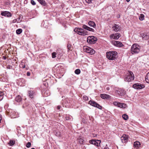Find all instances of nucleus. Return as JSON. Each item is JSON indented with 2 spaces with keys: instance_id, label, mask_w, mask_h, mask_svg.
Here are the masks:
<instances>
[{
  "instance_id": "obj_1",
  "label": "nucleus",
  "mask_w": 149,
  "mask_h": 149,
  "mask_svg": "<svg viewBox=\"0 0 149 149\" xmlns=\"http://www.w3.org/2000/svg\"><path fill=\"white\" fill-rule=\"evenodd\" d=\"M117 52H116L110 51L107 52L106 56L109 60H114L117 58Z\"/></svg>"
},
{
  "instance_id": "obj_2",
  "label": "nucleus",
  "mask_w": 149,
  "mask_h": 149,
  "mask_svg": "<svg viewBox=\"0 0 149 149\" xmlns=\"http://www.w3.org/2000/svg\"><path fill=\"white\" fill-rule=\"evenodd\" d=\"M134 79V76L132 72L128 71L125 75L124 80L125 81L130 82L133 80Z\"/></svg>"
},
{
  "instance_id": "obj_3",
  "label": "nucleus",
  "mask_w": 149,
  "mask_h": 149,
  "mask_svg": "<svg viewBox=\"0 0 149 149\" xmlns=\"http://www.w3.org/2000/svg\"><path fill=\"white\" fill-rule=\"evenodd\" d=\"M141 47L139 45L136 44H134L132 45L131 48V52L132 54L138 53L140 51Z\"/></svg>"
},
{
  "instance_id": "obj_4",
  "label": "nucleus",
  "mask_w": 149,
  "mask_h": 149,
  "mask_svg": "<svg viewBox=\"0 0 149 149\" xmlns=\"http://www.w3.org/2000/svg\"><path fill=\"white\" fill-rule=\"evenodd\" d=\"M74 31L79 35L85 36L87 35V31L81 28H75Z\"/></svg>"
},
{
  "instance_id": "obj_5",
  "label": "nucleus",
  "mask_w": 149,
  "mask_h": 149,
  "mask_svg": "<svg viewBox=\"0 0 149 149\" xmlns=\"http://www.w3.org/2000/svg\"><path fill=\"white\" fill-rule=\"evenodd\" d=\"M97 40V38L93 36H89L87 38V42L90 44H94Z\"/></svg>"
},
{
  "instance_id": "obj_6",
  "label": "nucleus",
  "mask_w": 149,
  "mask_h": 149,
  "mask_svg": "<svg viewBox=\"0 0 149 149\" xmlns=\"http://www.w3.org/2000/svg\"><path fill=\"white\" fill-rule=\"evenodd\" d=\"M89 104L91 105L96 107L100 109H101V106L99 104L93 101L90 100L89 102Z\"/></svg>"
},
{
  "instance_id": "obj_7",
  "label": "nucleus",
  "mask_w": 149,
  "mask_h": 149,
  "mask_svg": "<svg viewBox=\"0 0 149 149\" xmlns=\"http://www.w3.org/2000/svg\"><path fill=\"white\" fill-rule=\"evenodd\" d=\"M111 43L117 47H121L123 45L121 42L119 41H111Z\"/></svg>"
},
{
  "instance_id": "obj_8",
  "label": "nucleus",
  "mask_w": 149,
  "mask_h": 149,
  "mask_svg": "<svg viewBox=\"0 0 149 149\" xmlns=\"http://www.w3.org/2000/svg\"><path fill=\"white\" fill-rule=\"evenodd\" d=\"M101 142L100 140H91L89 141V143L91 144L94 145L96 146H99Z\"/></svg>"
},
{
  "instance_id": "obj_9",
  "label": "nucleus",
  "mask_w": 149,
  "mask_h": 149,
  "mask_svg": "<svg viewBox=\"0 0 149 149\" xmlns=\"http://www.w3.org/2000/svg\"><path fill=\"white\" fill-rule=\"evenodd\" d=\"M112 28L113 31L117 32L120 30L121 27L118 24H114L112 27Z\"/></svg>"
},
{
  "instance_id": "obj_10",
  "label": "nucleus",
  "mask_w": 149,
  "mask_h": 149,
  "mask_svg": "<svg viewBox=\"0 0 149 149\" xmlns=\"http://www.w3.org/2000/svg\"><path fill=\"white\" fill-rule=\"evenodd\" d=\"M84 49H86V52L90 53L91 54H93L95 52L94 50L89 47H85Z\"/></svg>"
},
{
  "instance_id": "obj_11",
  "label": "nucleus",
  "mask_w": 149,
  "mask_h": 149,
  "mask_svg": "<svg viewBox=\"0 0 149 149\" xmlns=\"http://www.w3.org/2000/svg\"><path fill=\"white\" fill-rule=\"evenodd\" d=\"M120 36V34L118 33L115 34H112L110 36V37L111 39H113L115 40L118 39Z\"/></svg>"
},
{
  "instance_id": "obj_12",
  "label": "nucleus",
  "mask_w": 149,
  "mask_h": 149,
  "mask_svg": "<svg viewBox=\"0 0 149 149\" xmlns=\"http://www.w3.org/2000/svg\"><path fill=\"white\" fill-rule=\"evenodd\" d=\"M133 87L135 89H140L144 88V86L143 85L136 84L133 85Z\"/></svg>"
},
{
  "instance_id": "obj_13",
  "label": "nucleus",
  "mask_w": 149,
  "mask_h": 149,
  "mask_svg": "<svg viewBox=\"0 0 149 149\" xmlns=\"http://www.w3.org/2000/svg\"><path fill=\"white\" fill-rule=\"evenodd\" d=\"M128 136L125 135H123L121 137V140L122 142L123 143L127 142L128 140Z\"/></svg>"
},
{
  "instance_id": "obj_14",
  "label": "nucleus",
  "mask_w": 149,
  "mask_h": 149,
  "mask_svg": "<svg viewBox=\"0 0 149 149\" xmlns=\"http://www.w3.org/2000/svg\"><path fill=\"white\" fill-rule=\"evenodd\" d=\"M142 38L145 40H148V42L149 43V35L148 33H144L141 35Z\"/></svg>"
},
{
  "instance_id": "obj_15",
  "label": "nucleus",
  "mask_w": 149,
  "mask_h": 149,
  "mask_svg": "<svg viewBox=\"0 0 149 149\" xmlns=\"http://www.w3.org/2000/svg\"><path fill=\"white\" fill-rule=\"evenodd\" d=\"M1 15L2 16H4L7 17H10L12 15L9 12L6 11L2 12L1 13Z\"/></svg>"
},
{
  "instance_id": "obj_16",
  "label": "nucleus",
  "mask_w": 149,
  "mask_h": 149,
  "mask_svg": "<svg viewBox=\"0 0 149 149\" xmlns=\"http://www.w3.org/2000/svg\"><path fill=\"white\" fill-rule=\"evenodd\" d=\"M100 97L102 99H109L110 97V96L109 95L107 94H101L100 95Z\"/></svg>"
},
{
  "instance_id": "obj_17",
  "label": "nucleus",
  "mask_w": 149,
  "mask_h": 149,
  "mask_svg": "<svg viewBox=\"0 0 149 149\" xmlns=\"http://www.w3.org/2000/svg\"><path fill=\"white\" fill-rule=\"evenodd\" d=\"M28 95L30 98H32L35 95V92L32 90H29L28 91Z\"/></svg>"
},
{
  "instance_id": "obj_18",
  "label": "nucleus",
  "mask_w": 149,
  "mask_h": 149,
  "mask_svg": "<svg viewBox=\"0 0 149 149\" xmlns=\"http://www.w3.org/2000/svg\"><path fill=\"white\" fill-rule=\"evenodd\" d=\"M140 145L141 143L139 141L135 142L133 144L134 147L136 149L139 148L140 147Z\"/></svg>"
},
{
  "instance_id": "obj_19",
  "label": "nucleus",
  "mask_w": 149,
  "mask_h": 149,
  "mask_svg": "<svg viewBox=\"0 0 149 149\" xmlns=\"http://www.w3.org/2000/svg\"><path fill=\"white\" fill-rule=\"evenodd\" d=\"M122 91V89H119L118 90H117L116 91V93L118 94V95H124L125 93V92H124L123 93H121L120 91Z\"/></svg>"
},
{
  "instance_id": "obj_20",
  "label": "nucleus",
  "mask_w": 149,
  "mask_h": 149,
  "mask_svg": "<svg viewBox=\"0 0 149 149\" xmlns=\"http://www.w3.org/2000/svg\"><path fill=\"white\" fill-rule=\"evenodd\" d=\"M77 140L79 143L80 144H82L84 141V140L81 136H79L77 139Z\"/></svg>"
},
{
  "instance_id": "obj_21",
  "label": "nucleus",
  "mask_w": 149,
  "mask_h": 149,
  "mask_svg": "<svg viewBox=\"0 0 149 149\" xmlns=\"http://www.w3.org/2000/svg\"><path fill=\"white\" fill-rule=\"evenodd\" d=\"M89 25L91 27L95 28L96 27V24L94 22L92 21H89L88 22Z\"/></svg>"
},
{
  "instance_id": "obj_22",
  "label": "nucleus",
  "mask_w": 149,
  "mask_h": 149,
  "mask_svg": "<svg viewBox=\"0 0 149 149\" xmlns=\"http://www.w3.org/2000/svg\"><path fill=\"white\" fill-rule=\"evenodd\" d=\"M118 107L122 108H125L126 107V105L124 103H119Z\"/></svg>"
},
{
  "instance_id": "obj_23",
  "label": "nucleus",
  "mask_w": 149,
  "mask_h": 149,
  "mask_svg": "<svg viewBox=\"0 0 149 149\" xmlns=\"http://www.w3.org/2000/svg\"><path fill=\"white\" fill-rule=\"evenodd\" d=\"M22 98L21 96L18 95L15 98V100L17 102H19L22 100Z\"/></svg>"
},
{
  "instance_id": "obj_24",
  "label": "nucleus",
  "mask_w": 149,
  "mask_h": 149,
  "mask_svg": "<svg viewBox=\"0 0 149 149\" xmlns=\"http://www.w3.org/2000/svg\"><path fill=\"white\" fill-rule=\"evenodd\" d=\"M145 80L147 83H149V72L147 73L145 77Z\"/></svg>"
},
{
  "instance_id": "obj_25",
  "label": "nucleus",
  "mask_w": 149,
  "mask_h": 149,
  "mask_svg": "<svg viewBox=\"0 0 149 149\" xmlns=\"http://www.w3.org/2000/svg\"><path fill=\"white\" fill-rule=\"evenodd\" d=\"M20 67L21 68H24L25 67V64L24 63L23 61H22L21 63V64L20 65Z\"/></svg>"
},
{
  "instance_id": "obj_26",
  "label": "nucleus",
  "mask_w": 149,
  "mask_h": 149,
  "mask_svg": "<svg viewBox=\"0 0 149 149\" xmlns=\"http://www.w3.org/2000/svg\"><path fill=\"white\" fill-rule=\"evenodd\" d=\"M15 141L10 140L8 143V144L10 146H12L13 145L15 144Z\"/></svg>"
},
{
  "instance_id": "obj_27",
  "label": "nucleus",
  "mask_w": 149,
  "mask_h": 149,
  "mask_svg": "<svg viewBox=\"0 0 149 149\" xmlns=\"http://www.w3.org/2000/svg\"><path fill=\"white\" fill-rule=\"evenodd\" d=\"M122 117L124 120H127L128 118V115L126 114H123L122 116Z\"/></svg>"
},
{
  "instance_id": "obj_28",
  "label": "nucleus",
  "mask_w": 149,
  "mask_h": 149,
  "mask_svg": "<svg viewBox=\"0 0 149 149\" xmlns=\"http://www.w3.org/2000/svg\"><path fill=\"white\" fill-rule=\"evenodd\" d=\"M22 29H17L16 31V33L17 34H20L22 32Z\"/></svg>"
},
{
  "instance_id": "obj_29",
  "label": "nucleus",
  "mask_w": 149,
  "mask_h": 149,
  "mask_svg": "<svg viewBox=\"0 0 149 149\" xmlns=\"http://www.w3.org/2000/svg\"><path fill=\"white\" fill-rule=\"evenodd\" d=\"M41 4L45 6L46 3L44 0H41L39 2Z\"/></svg>"
},
{
  "instance_id": "obj_30",
  "label": "nucleus",
  "mask_w": 149,
  "mask_h": 149,
  "mask_svg": "<svg viewBox=\"0 0 149 149\" xmlns=\"http://www.w3.org/2000/svg\"><path fill=\"white\" fill-rule=\"evenodd\" d=\"M139 19L141 21L144 19V15L143 14H141L139 17Z\"/></svg>"
},
{
  "instance_id": "obj_31",
  "label": "nucleus",
  "mask_w": 149,
  "mask_h": 149,
  "mask_svg": "<svg viewBox=\"0 0 149 149\" xmlns=\"http://www.w3.org/2000/svg\"><path fill=\"white\" fill-rule=\"evenodd\" d=\"M74 72L76 74H79L80 73V70L79 69H77L75 70Z\"/></svg>"
},
{
  "instance_id": "obj_32",
  "label": "nucleus",
  "mask_w": 149,
  "mask_h": 149,
  "mask_svg": "<svg viewBox=\"0 0 149 149\" xmlns=\"http://www.w3.org/2000/svg\"><path fill=\"white\" fill-rule=\"evenodd\" d=\"M52 57L53 58H54L56 57V53L55 52H53L52 54Z\"/></svg>"
},
{
  "instance_id": "obj_33",
  "label": "nucleus",
  "mask_w": 149,
  "mask_h": 149,
  "mask_svg": "<svg viewBox=\"0 0 149 149\" xmlns=\"http://www.w3.org/2000/svg\"><path fill=\"white\" fill-rule=\"evenodd\" d=\"M88 27H89L88 26H87L85 25H84L82 26V27L83 29H86L87 30L88 28Z\"/></svg>"
},
{
  "instance_id": "obj_34",
  "label": "nucleus",
  "mask_w": 149,
  "mask_h": 149,
  "mask_svg": "<svg viewBox=\"0 0 149 149\" xmlns=\"http://www.w3.org/2000/svg\"><path fill=\"white\" fill-rule=\"evenodd\" d=\"M88 31H92V32H94V30L92 28H91L90 27H88Z\"/></svg>"
},
{
  "instance_id": "obj_35",
  "label": "nucleus",
  "mask_w": 149,
  "mask_h": 149,
  "mask_svg": "<svg viewBox=\"0 0 149 149\" xmlns=\"http://www.w3.org/2000/svg\"><path fill=\"white\" fill-rule=\"evenodd\" d=\"M119 103L117 102H113V104L115 106L118 107Z\"/></svg>"
},
{
  "instance_id": "obj_36",
  "label": "nucleus",
  "mask_w": 149,
  "mask_h": 149,
  "mask_svg": "<svg viewBox=\"0 0 149 149\" xmlns=\"http://www.w3.org/2000/svg\"><path fill=\"white\" fill-rule=\"evenodd\" d=\"M83 99L84 100L86 101V100H88V97L87 96L85 95L83 97Z\"/></svg>"
},
{
  "instance_id": "obj_37",
  "label": "nucleus",
  "mask_w": 149,
  "mask_h": 149,
  "mask_svg": "<svg viewBox=\"0 0 149 149\" xmlns=\"http://www.w3.org/2000/svg\"><path fill=\"white\" fill-rule=\"evenodd\" d=\"M31 146V143L30 142H29L26 144V146L27 148H29Z\"/></svg>"
},
{
  "instance_id": "obj_38",
  "label": "nucleus",
  "mask_w": 149,
  "mask_h": 149,
  "mask_svg": "<svg viewBox=\"0 0 149 149\" xmlns=\"http://www.w3.org/2000/svg\"><path fill=\"white\" fill-rule=\"evenodd\" d=\"M31 4L33 5H34L36 4V2L33 0H31Z\"/></svg>"
},
{
  "instance_id": "obj_39",
  "label": "nucleus",
  "mask_w": 149,
  "mask_h": 149,
  "mask_svg": "<svg viewBox=\"0 0 149 149\" xmlns=\"http://www.w3.org/2000/svg\"><path fill=\"white\" fill-rule=\"evenodd\" d=\"M56 135L58 136H59L60 137H61L62 136V135L61 134V133H60V132H59L57 133Z\"/></svg>"
},
{
  "instance_id": "obj_40",
  "label": "nucleus",
  "mask_w": 149,
  "mask_h": 149,
  "mask_svg": "<svg viewBox=\"0 0 149 149\" xmlns=\"http://www.w3.org/2000/svg\"><path fill=\"white\" fill-rule=\"evenodd\" d=\"M12 22L13 23H15L16 22H18V19H15L13 20Z\"/></svg>"
},
{
  "instance_id": "obj_41",
  "label": "nucleus",
  "mask_w": 149,
  "mask_h": 149,
  "mask_svg": "<svg viewBox=\"0 0 149 149\" xmlns=\"http://www.w3.org/2000/svg\"><path fill=\"white\" fill-rule=\"evenodd\" d=\"M3 95V93L2 92H0V96H2Z\"/></svg>"
},
{
  "instance_id": "obj_42",
  "label": "nucleus",
  "mask_w": 149,
  "mask_h": 149,
  "mask_svg": "<svg viewBox=\"0 0 149 149\" xmlns=\"http://www.w3.org/2000/svg\"><path fill=\"white\" fill-rule=\"evenodd\" d=\"M26 74L28 76H29L30 75V73L29 72H28L26 73Z\"/></svg>"
},
{
  "instance_id": "obj_43",
  "label": "nucleus",
  "mask_w": 149,
  "mask_h": 149,
  "mask_svg": "<svg viewBox=\"0 0 149 149\" xmlns=\"http://www.w3.org/2000/svg\"><path fill=\"white\" fill-rule=\"evenodd\" d=\"M61 106H58L57 107V108L58 109H60L61 108Z\"/></svg>"
},
{
  "instance_id": "obj_44",
  "label": "nucleus",
  "mask_w": 149,
  "mask_h": 149,
  "mask_svg": "<svg viewBox=\"0 0 149 149\" xmlns=\"http://www.w3.org/2000/svg\"><path fill=\"white\" fill-rule=\"evenodd\" d=\"M2 119V118L0 114V123L1 122V120Z\"/></svg>"
},
{
  "instance_id": "obj_45",
  "label": "nucleus",
  "mask_w": 149,
  "mask_h": 149,
  "mask_svg": "<svg viewBox=\"0 0 149 149\" xmlns=\"http://www.w3.org/2000/svg\"><path fill=\"white\" fill-rule=\"evenodd\" d=\"M106 89H107V91H109V89H110V88H109V87H107V88H106Z\"/></svg>"
},
{
  "instance_id": "obj_46",
  "label": "nucleus",
  "mask_w": 149,
  "mask_h": 149,
  "mask_svg": "<svg viewBox=\"0 0 149 149\" xmlns=\"http://www.w3.org/2000/svg\"><path fill=\"white\" fill-rule=\"evenodd\" d=\"M120 92H121V93H123L124 92H125L122 89V91H120Z\"/></svg>"
},
{
  "instance_id": "obj_47",
  "label": "nucleus",
  "mask_w": 149,
  "mask_h": 149,
  "mask_svg": "<svg viewBox=\"0 0 149 149\" xmlns=\"http://www.w3.org/2000/svg\"><path fill=\"white\" fill-rule=\"evenodd\" d=\"M67 47H68V49H69V50H70V48H69V47H70V46H69V45H68Z\"/></svg>"
},
{
  "instance_id": "obj_48",
  "label": "nucleus",
  "mask_w": 149,
  "mask_h": 149,
  "mask_svg": "<svg viewBox=\"0 0 149 149\" xmlns=\"http://www.w3.org/2000/svg\"><path fill=\"white\" fill-rule=\"evenodd\" d=\"M67 47H68V49H69V50H70V48H69V47H70V46H69V45H68Z\"/></svg>"
},
{
  "instance_id": "obj_49",
  "label": "nucleus",
  "mask_w": 149,
  "mask_h": 149,
  "mask_svg": "<svg viewBox=\"0 0 149 149\" xmlns=\"http://www.w3.org/2000/svg\"><path fill=\"white\" fill-rule=\"evenodd\" d=\"M104 149H109V148L107 147H105L104 148Z\"/></svg>"
},
{
  "instance_id": "obj_50",
  "label": "nucleus",
  "mask_w": 149,
  "mask_h": 149,
  "mask_svg": "<svg viewBox=\"0 0 149 149\" xmlns=\"http://www.w3.org/2000/svg\"><path fill=\"white\" fill-rule=\"evenodd\" d=\"M68 119H69V118H68L67 117L66 118V120H68Z\"/></svg>"
},
{
  "instance_id": "obj_51",
  "label": "nucleus",
  "mask_w": 149,
  "mask_h": 149,
  "mask_svg": "<svg viewBox=\"0 0 149 149\" xmlns=\"http://www.w3.org/2000/svg\"><path fill=\"white\" fill-rule=\"evenodd\" d=\"M128 2L130 1V0H126Z\"/></svg>"
},
{
  "instance_id": "obj_52",
  "label": "nucleus",
  "mask_w": 149,
  "mask_h": 149,
  "mask_svg": "<svg viewBox=\"0 0 149 149\" xmlns=\"http://www.w3.org/2000/svg\"><path fill=\"white\" fill-rule=\"evenodd\" d=\"M31 149H35L34 148H32Z\"/></svg>"
},
{
  "instance_id": "obj_53",
  "label": "nucleus",
  "mask_w": 149,
  "mask_h": 149,
  "mask_svg": "<svg viewBox=\"0 0 149 149\" xmlns=\"http://www.w3.org/2000/svg\"><path fill=\"white\" fill-rule=\"evenodd\" d=\"M4 59H6V58H4Z\"/></svg>"
},
{
  "instance_id": "obj_54",
  "label": "nucleus",
  "mask_w": 149,
  "mask_h": 149,
  "mask_svg": "<svg viewBox=\"0 0 149 149\" xmlns=\"http://www.w3.org/2000/svg\"><path fill=\"white\" fill-rule=\"evenodd\" d=\"M4 59H6V58H4Z\"/></svg>"
}]
</instances>
